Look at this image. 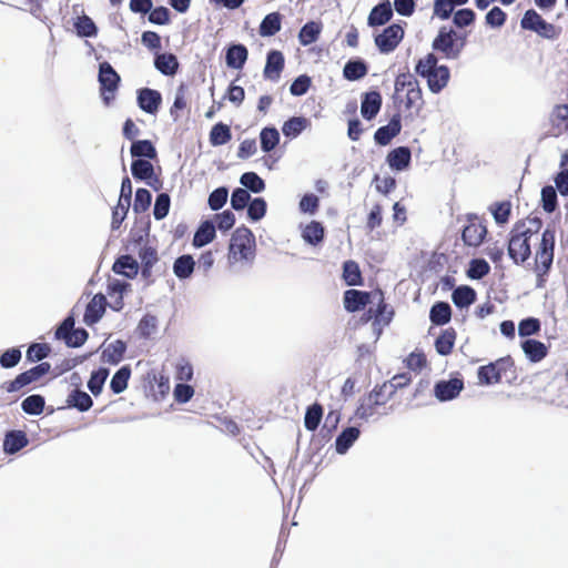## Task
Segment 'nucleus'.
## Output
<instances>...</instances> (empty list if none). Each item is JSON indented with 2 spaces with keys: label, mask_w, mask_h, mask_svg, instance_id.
Listing matches in <instances>:
<instances>
[{
  "label": "nucleus",
  "mask_w": 568,
  "mask_h": 568,
  "mask_svg": "<svg viewBox=\"0 0 568 568\" xmlns=\"http://www.w3.org/2000/svg\"><path fill=\"white\" fill-rule=\"evenodd\" d=\"M255 258V237L252 231L245 226L237 227L232 234L227 261L233 271L251 266Z\"/></svg>",
  "instance_id": "1"
},
{
  "label": "nucleus",
  "mask_w": 568,
  "mask_h": 568,
  "mask_svg": "<svg viewBox=\"0 0 568 568\" xmlns=\"http://www.w3.org/2000/svg\"><path fill=\"white\" fill-rule=\"evenodd\" d=\"M415 71L427 80L428 89L433 93H439L447 85L450 77L448 67L438 65V59L434 53L419 59Z\"/></svg>",
  "instance_id": "2"
},
{
  "label": "nucleus",
  "mask_w": 568,
  "mask_h": 568,
  "mask_svg": "<svg viewBox=\"0 0 568 568\" xmlns=\"http://www.w3.org/2000/svg\"><path fill=\"white\" fill-rule=\"evenodd\" d=\"M466 45V36H459L454 29L442 27L433 40L432 48L442 52L446 59L456 60Z\"/></svg>",
  "instance_id": "3"
},
{
  "label": "nucleus",
  "mask_w": 568,
  "mask_h": 568,
  "mask_svg": "<svg viewBox=\"0 0 568 568\" xmlns=\"http://www.w3.org/2000/svg\"><path fill=\"white\" fill-rule=\"evenodd\" d=\"M384 297L381 291L363 292L357 290H348L344 293V307L346 311L354 313L364 308L368 304L377 303L376 317L381 316L386 307L383 304Z\"/></svg>",
  "instance_id": "4"
},
{
  "label": "nucleus",
  "mask_w": 568,
  "mask_h": 568,
  "mask_svg": "<svg viewBox=\"0 0 568 568\" xmlns=\"http://www.w3.org/2000/svg\"><path fill=\"white\" fill-rule=\"evenodd\" d=\"M555 230L549 226L542 232L536 252V272L539 277L547 274L554 261Z\"/></svg>",
  "instance_id": "5"
},
{
  "label": "nucleus",
  "mask_w": 568,
  "mask_h": 568,
  "mask_svg": "<svg viewBox=\"0 0 568 568\" xmlns=\"http://www.w3.org/2000/svg\"><path fill=\"white\" fill-rule=\"evenodd\" d=\"M523 225H516L508 243V255L516 263H524L530 255L529 235Z\"/></svg>",
  "instance_id": "6"
},
{
  "label": "nucleus",
  "mask_w": 568,
  "mask_h": 568,
  "mask_svg": "<svg viewBox=\"0 0 568 568\" xmlns=\"http://www.w3.org/2000/svg\"><path fill=\"white\" fill-rule=\"evenodd\" d=\"M74 323L72 315L65 317L54 333L55 338L64 341L69 347H80L89 337L84 328H74Z\"/></svg>",
  "instance_id": "7"
},
{
  "label": "nucleus",
  "mask_w": 568,
  "mask_h": 568,
  "mask_svg": "<svg viewBox=\"0 0 568 568\" xmlns=\"http://www.w3.org/2000/svg\"><path fill=\"white\" fill-rule=\"evenodd\" d=\"M520 26L523 29L534 31L546 39H555L559 34L557 28L544 20L534 9H529L525 12Z\"/></svg>",
  "instance_id": "8"
},
{
  "label": "nucleus",
  "mask_w": 568,
  "mask_h": 568,
  "mask_svg": "<svg viewBox=\"0 0 568 568\" xmlns=\"http://www.w3.org/2000/svg\"><path fill=\"white\" fill-rule=\"evenodd\" d=\"M404 29L400 24L394 23L384 29V31L375 37V44L381 53L387 54L393 52L403 40Z\"/></svg>",
  "instance_id": "9"
},
{
  "label": "nucleus",
  "mask_w": 568,
  "mask_h": 568,
  "mask_svg": "<svg viewBox=\"0 0 568 568\" xmlns=\"http://www.w3.org/2000/svg\"><path fill=\"white\" fill-rule=\"evenodd\" d=\"M131 196H132L131 180L128 176H125L122 180L120 199H119L118 205L115 206V209L113 210V213H112L111 226L113 230L119 229L121 223L125 219V216L129 212L130 205H131Z\"/></svg>",
  "instance_id": "10"
},
{
  "label": "nucleus",
  "mask_w": 568,
  "mask_h": 568,
  "mask_svg": "<svg viewBox=\"0 0 568 568\" xmlns=\"http://www.w3.org/2000/svg\"><path fill=\"white\" fill-rule=\"evenodd\" d=\"M99 82L101 94L105 103L113 99V93L118 89L120 77L109 62H102L99 67Z\"/></svg>",
  "instance_id": "11"
},
{
  "label": "nucleus",
  "mask_w": 568,
  "mask_h": 568,
  "mask_svg": "<svg viewBox=\"0 0 568 568\" xmlns=\"http://www.w3.org/2000/svg\"><path fill=\"white\" fill-rule=\"evenodd\" d=\"M51 365L47 362L19 374L8 386V392H18L22 387L40 379L43 375L50 372Z\"/></svg>",
  "instance_id": "12"
},
{
  "label": "nucleus",
  "mask_w": 568,
  "mask_h": 568,
  "mask_svg": "<svg viewBox=\"0 0 568 568\" xmlns=\"http://www.w3.org/2000/svg\"><path fill=\"white\" fill-rule=\"evenodd\" d=\"M468 221L469 224L463 230L462 239L468 246H479L487 234V229L478 222L477 216L469 215Z\"/></svg>",
  "instance_id": "13"
},
{
  "label": "nucleus",
  "mask_w": 568,
  "mask_h": 568,
  "mask_svg": "<svg viewBox=\"0 0 568 568\" xmlns=\"http://www.w3.org/2000/svg\"><path fill=\"white\" fill-rule=\"evenodd\" d=\"M138 104L149 114H155L161 105L162 95L154 89L143 88L138 91Z\"/></svg>",
  "instance_id": "14"
},
{
  "label": "nucleus",
  "mask_w": 568,
  "mask_h": 568,
  "mask_svg": "<svg viewBox=\"0 0 568 568\" xmlns=\"http://www.w3.org/2000/svg\"><path fill=\"white\" fill-rule=\"evenodd\" d=\"M402 129L400 114L396 113L389 120L387 125L378 128L374 134V140L379 145H387L392 139L395 138Z\"/></svg>",
  "instance_id": "15"
},
{
  "label": "nucleus",
  "mask_w": 568,
  "mask_h": 568,
  "mask_svg": "<svg viewBox=\"0 0 568 568\" xmlns=\"http://www.w3.org/2000/svg\"><path fill=\"white\" fill-rule=\"evenodd\" d=\"M106 298L103 294H97L89 302L83 316V322L88 326H92L98 323L105 312Z\"/></svg>",
  "instance_id": "16"
},
{
  "label": "nucleus",
  "mask_w": 568,
  "mask_h": 568,
  "mask_svg": "<svg viewBox=\"0 0 568 568\" xmlns=\"http://www.w3.org/2000/svg\"><path fill=\"white\" fill-rule=\"evenodd\" d=\"M464 384L458 378L442 381L435 385V396L440 402L452 400L463 390Z\"/></svg>",
  "instance_id": "17"
},
{
  "label": "nucleus",
  "mask_w": 568,
  "mask_h": 568,
  "mask_svg": "<svg viewBox=\"0 0 568 568\" xmlns=\"http://www.w3.org/2000/svg\"><path fill=\"white\" fill-rule=\"evenodd\" d=\"M382 106V95L378 91H369L363 94L361 114L365 120H373Z\"/></svg>",
  "instance_id": "18"
},
{
  "label": "nucleus",
  "mask_w": 568,
  "mask_h": 568,
  "mask_svg": "<svg viewBox=\"0 0 568 568\" xmlns=\"http://www.w3.org/2000/svg\"><path fill=\"white\" fill-rule=\"evenodd\" d=\"M284 68V55L277 50H271L266 57V64L263 71L264 78L277 81Z\"/></svg>",
  "instance_id": "19"
},
{
  "label": "nucleus",
  "mask_w": 568,
  "mask_h": 568,
  "mask_svg": "<svg viewBox=\"0 0 568 568\" xmlns=\"http://www.w3.org/2000/svg\"><path fill=\"white\" fill-rule=\"evenodd\" d=\"M509 364V358H500L496 363H490L478 368V379L481 384L490 385L501 381L500 365Z\"/></svg>",
  "instance_id": "20"
},
{
  "label": "nucleus",
  "mask_w": 568,
  "mask_h": 568,
  "mask_svg": "<svg viewBox=\"0 0 568 568\" xmlns=\"http://www.w3.org/2000/svg\"><path fill=\"white\" fill-rule=\"evenodd\" d=\"M392 4L388 0H384L371 10L367 18V24L369 27L384 26L392 19Z\"/></svg>",
  "instance_id": "21"
},
{
  "label": "nucleus",
  "mask_w": 568,
  "mask_h": 568,
  "mask_svg": "<svg viewBox=\"0 0 568 568\" xmlns=\"http://www.w3.org/2000/svg\"><path fill=\"white\" fill-rule=\"evenodd\" d=\"M29 439L22 430H10L6 434L3 439V450L6 454H16L24 448Z\"/></svg>",
  "instance_id": "22"
},
{
  "label": "nucleus",
  "mask_w": 568,
  "mask_h": 568,
  "mask_svg": "<svg viewBox=\"0 0 568 568\" xmlns=\"http://www.w3.org/2000/svg\"><path fill=\"white\" fill-rule=\"evenodd\" d=\"M412 159V153L407 146H398L392 150L387 155L388 165L397 171H403L408 168Z\"/></svg>",
  "instance_id": "23"
},
{
  "label": "nucleus",
  "mask_w": 568,
  "mask_h": 568,
  "mask_svg": "<svg viewBox=\"0 0 568 568\" xmlns=\"http://www.w3.org/2000/svg\"><path fill=\"white\" fill-rule=\"evenodd\" d=\"M215 225L211 220L203 221L197 227L193 236V245L195 247H202L211 243L215 239Z\"/></svg>",
  "instance_id": "24"
},
{
  "label": "nucleus",
  "mask_w": 568,
  "mask_h": 568,
  "mask_svg": "<svg viewBox=\"0 0 568 568\" xmlns=\"http://www.w3.org/2000/svg\"><path fill=\"white\" fill-rule=\"evenodd\" d=\"M125 351L126 344L121 339H116L103 349L102 361L111 365H118L123 359Z\"/></svg>",
  "instance_id": "25"
},
{
  "label": "nucleus",
  "mask_w": 568,
  "mask_h": 568,
  "mask_svg": "<svg viewBox=\"0 0 568 568\" xmlns=\"http://www.w3.org/2000/svg\"><path fill=\"white\" fill-rule=\"evenodd\" d=\"M452 301L458 308L468 307L476 301V292L468 285L458 286L452 293Z\"/></svg>",
  "instance_id": "26"
},
{
  "label": "nucleus",
  "mask_w": 568,
  "mask_h": 568,
  "mask_svg": "<svg viewBox=\"0 0 568 568\" xmlns=\"http://www.w3.org/2000/svg\"><path fill=\"white\" fill-rule=\"evenodd\" d=\"M247 49L243 44H232L226 51V64L232 69H242L247 59Z\"/></svg>",
  "instance_id": "27"
},
{
  "label": "nucleus",
  "mask_w": 568,
  "mask_h": 568,
  "mask_svg": "<svg viewBox=\"0 0 568 568\" xmlns=\"http://www.w3.org/2000/svg\"><path fill=\"white\" fill-rule=\"evenodd\" d=\"M113 271L128 278H133L139 273V264L131 255H123L113 264Z\"/></svg>",
  "instance_id": "28"
},
{
  "label": "nucleus",
  "mask_w": 568,
  "mask_h": 568,
  "mask_svg": "<svg viewBox=\"0 0 568 568\" xmlns=\"http://www.w3.org/2000/svg\"><path fill=\"white\" fill-rule=\"evenodd\" d=\"M311 122L307 118L304 116H293L284 122L282 126V132L286 138L295 139L297 138L307 126H310Z\"/></svg>",
  "instance_id": "29"
},
{
  "label": "nucleus",
  "mask_w": 568,
  "mask_h": 568,
  "mask_svg": "<svg viewBox=\"0 0 568 568\" xmlns=\"http://www.w3.org/2000/svg\"><path fill=\"white\" fill-rule=\"evenodd\" d=\"M359 434L361 432L357 427L345 428L335 440L336 452L341 455L345 454L359 437Z\"/></svg>",
  "instance_id": "30"
},
{
  "label": "nucleus",
  "mask_w": 568,
  "mask_h": 568,
  "mask_svg": "<svg viewBox=\"0 0 568 568\" xmlns=\"http://www.w3.org/2000/svg\"><path fill=\"white\" fill-rule=\"evenodd\" d=\"M154 65L164 75H173L179 68L178 58L172 53H160L154 59Z\"/></svg>",
  "instance_id": "31"
},
{
  "label": "nucleus",
  "mask_w": 568,
  "mask_h": 568,
  "mask_svg": "<svg viewBox=\"0 0 568 568\" xmlns=\"http://www.w3.org/2000/svg\"><path fill=\"white\" fill-rule=\"evenodd\" d=\"M67 405L77 408L79 412H87L92 407L93 400L88 393L73 389L67 397Z\"/></svg>",
  "instance_id": "32"
},
{
  "label": "nucleus",
  "mask_w": 568,
  "mask_h": 568,
  "mask_svg": "<svg viewBox=\"0 0 568 568\" xmlns=\"http://www.w3.org/2000/svg\"><path fill=\"white\" fill-rule=\"evenodd\" d=\"M367 72V64L361 59L347 61L343 69V75L348 81H357L364 78Z\"/></svg>",
  "instance_id": "33"
},
{
  "label": "nucleus",
  "mask_w": 568,
  "mask_h": 568,
  "mask_svg": "<svg viewBox=\"0 0 568 568\" xmlns=\"http://www.w3.org/2000/svg\"><path fill=\"white\" fill-rule=\"evenodd\" d=\"M523 351L525 355L531 362H540L547 355V347L544 343L537 339H526L521 343Z\"/></svg>",
  "instance_id": "34"
},
{
  "label": "nucleus",
  "mask_w": 568,
  "mask_h": 568,
  "mask_svg": "<svg viewBox=\"0 0 568 568\" xmlns=\"http://www.w3.org/2000/svg\"><path fill=\"white\" fill-rule=\"evenodd\" d=\"M195 262L189 254L179 256L173 263V273L180 280L189 278L194 271Z\"/></svg>",
  "instance_id": "35"
},
{
  "label": "nucleus",
  "mask_w": 568,
  "mask_h": 568,
  "mask_svg": "<svg viewBox=\"0 0 568 568\" xmlns=\"http://www.w3.org/2000/svg\"><path fill=\"white\" fill-rule=\"evenodd\" d=\"M429 318L435 325H445L452 318L450 305L446 302L435 303L430 308Z\"/></svg>",
  "instance_id": "36"
},
{
  "label": "nucleus",
  "mask_w": 568,
  "mask_h": 568,
  "mask_svg": "<svg viewBox=\"0 0 568 568\" xmlns=\"http://www.w3.org/2000/svg\"><path fill=\"white\" fill-rule=\"evenodd\" d=\"M456 339L454 328H446L435 341V348L438 354L446 356L452 353Z\"/></svg>",
  "instance_id": "37"
},
{
  "label": "nucleus",
  "mask_w": 568,
  "mask_h": 568,
  "mask_svg": "<svg viewBox=\"0 0 568 568\" xmlns=\"http://www.w3.org/2000/svg\"><path fill=\"white\" fill-rule=\"evenodd\" d=\"M130 151L133 158H146L150 160L156 158V150L150 140L133 141Z\"/></svg>",
  "instance_id": "38"
},
{
  "label": "nucleus",
  "mask_w": 568,
  "mask_h": 568,
  "mask_svg": "<svg viewBox=\"0 0 568 568\" xmlns=\"http://www.w3.org/2000/svg\"><path fill=\"white\" fill-rule=\"evenodd\" d=\"M302 237L306 243L317 245L324 239V227L320 222L312 221L303 229Z\"/></svg>",
  "instance_id": "39"
},
{
  "label": "nucleus",
  "mask_w": 568,
  "mask_h": 568,
  "mask_svg": "<svg viewBox=\"0 0 568 568\" xmlns=\"http://www.w3.org/2000/svg\"><path fill=\"white\" fill-rule=\"evenodd\" d=\"M281 30V14L272 12L264 17L260 24V34L262 37H272Z\"/></svg>",
  "instance_id": "40"
},
{
  "label": "nucleus",
  "mask_w": 568,
  "mask_h": 568,
  "mask_svg": "<svg viewBox=\"0 0 568 568\" xmlns=\"http://www.w3.org/2000/svg\"><path fill=\"white\" fill-rule=\"evenodd\" d=\"M232 139L231 129L229 125L219 122L213 125L210 132V143L213 146L226 144Z\"/></svg>",
  "instance_id": "41"
},
{
  "label": "nucleus",
  "mask_w": 568,
  "mask_h": 568,
  "mask_svg": "<svg viewBox=\"0 0 568 568\" xmlns=\"http://www.w3.org/2000/svg\"><path fill=\"white\" fill-rule=\"evenodd\" d=\"M131 376V368L129 365L122 366L119 371L115 372L111 382L110 388L114 394L123 393L128 387V382Z\"/></svg>",
  "instance_id": "42"
},
{
  "label": "nucleus",
  "mask_w": 568,
  "mask_h": 568,
  "mask_svg": "<svg viewBox=\"0 0 568 568\" xmlns=\"http://www.w3.org/2000/svg\"><path fill=\"white\" fill-rule=\"evenodd\" d=\"M261 149L268 153L276 148L280 142V133L275 128H264L260 133Z\"/></svg>",
  "instance_id": "43"
},
{
  "label": "nucleus",
  "mask_w": 568,
  "mask_h": 568,
  "mask_svg": "<svg viewBox=\"0 0 568 568\" xmlns=\"http://www.w3.org/2000/svg\"><path fill=\"white\" fill-rule=\"evenodd\" d=\"M108 376L109 369L105 367H100L99 369L91 373L90 379L88 382V388L94 396L101 394Z\"/></svg>",
  "instance_id": "44"
},
{
  "label": "nucleus",
  "mask_w": 568,
  "mask_h": 568,
  "mask_svg": "<svg viewBox=\"0 0 568 568\" xmlns=\"http://www.w3.org/2000/svg\"><path fill=\"white\" fill-rule=\"evenodd\" d=\"M131 172L138 180H148L154 174V168L150 161L136 159L131 164Z\"/></svg>",
  "instance_id": "45"
},
{
  "label": "nucleus",
  "mask_w": 568,
  "mask_h": 568,
  "mask_svg": "<svg viewBox=\"0 0 568 568\" xmlns=\"http://www.w3.org/2000/svg\"><path fill=\"white\" fill-rule=\"evenodd\" d=\"M343 278L348 286H356L362 284V275L356 262L346 261L344 263Z\"/></svg>",
  "instance_id": "46"
},
{
  "label": "nucleus",
  "mask_w": 568,
  "mask_h": 568,
  "mask_svg": "<svg viewBox=\"0 0 568 568\" xmlns=\"http://www.w3.org/2000/svg\"><path fill=\"white\" fill-rule=\"evenodd\" d=\"M321 33V27L314 21L305 23L298 33L300 42L303 45H308L315 42Z\"/></svg>",
  "instance_id": "47"
},
{
  "label": "nucleus",
  "mask_w": 568,
  "mask_h": 568,
  "mask_svg": "<svg viewBox=\"0 0 568 568\" xmlns=\"http://www.w3.org/2000/svg\"><path fill=\"white\" fill-rule=\"evenodd\" d=\"M240 183L253 193L264 191L265 183L255 172H245L240 178Z\"/></svg>",
  "instance_id": "48"
},
{
  "label": "nucleus",
  "mask_w": 568,
  "mask_h": 568,
  "mask_svg": "<svg viewBox=\"0 0 568 568\" xmlns=\"http://www.w3.org/2000/svg\"><path fill=\"white\" fill-rule=\"evenodd\" d=\"M323 408L318 404H313L306 409L304 417V426L307 430H315L322 419Z\"/></svg>",
  "instance_id": "49"
},
{
  "label": "nucleus",
  "mask_w": 568,
  "mask_h": 568,
  "mask_svg": "<svg viewBox=\"0 0 568 568\" xmlns=\"http://www.w3.org/2000/svg\"><path fill=\"white\" fill-rule=\"evenodd\" d=\"M44 398L41 395H30L21 403V408L30 415H40L43 412Z\"/></svg>",
  "instance_id": "50"
},
{
  "label": "nucleus",
  "mask_w": 568,
  "mask_h": 568,
  "mask_svg": "<svg viewBox=\"0 0 568 568\" xmlns=\"http://www.w3.org/2000/svg\"><path fill=\"white\" fill-rule=\"evenodd\" d=\"M74 28L80 37L91 38L98 33V28L93 20L88 16L78 18Z\"/></svg>",
  "instance_id": "51"
},
{
  "label": "nucleus",
  "mask_w": 568,
  "mask_h": 568,
  "mask_svg": "<svg viewBox=\"0 0 568 568\" xmlns=\"http://www.w3.org/2000/svg\"><path fill=\"white\" fill-rule=\"evenodd\" d=\"M229 197V190L225 186H220L210 193L207 204L212 211L222 209Z\"/></svg>",
  "instance_id": "52"
},
{
  "label": "nucleus",
  "mask_w": 568,
  "mask_h": 568,
  "mask_svg": "<svg viewBox=\"0 0 568 568\" xmlns=\"http://www.w3.org/2000/svg\"><path fill=\"white\" fill-rule=\"evenodd\" d=\"M490 271L489 264L483 258H474L470 261L469 268L467 271L468 277L471 280H480L486 276Z\"/></svg>",
  "instance_id": "53"
},
{
  "label": "nucleus",
  "mask_w": 568,
  "mask_h": 568,
  "mask_svg": "<svg viewBox=\"0 0 568 568\" xmlns=\"http://www.w3.org/2000/svg\"><path fill=\"white\" fill-rule=\"evenodd\" d=\"M551 122L558 132H568V105H558L551 114Z\"/></svg>",
  "instance_id": "54"
},
{
  "label": "nucleus",
  "mask_w": 568,
  "mask_h": 568,
  "mask_svg": "<svg viewBox=\"0 0 568 568\" xmlns=\"http://www.w3.org/2000/svg\"><path fill=\"white\" fill-rule=\"evenodd\" d=\"M152 201V194L146 189H138L135 192L134 203H133V211L135 213H143L145 212L149 206L151 205Z\"/></svg>",
  "instance_id": "55"
},
{
  "label": "nucleus",
  "mask_w": 568,
  "mask_h": 568,
  "mask_svg": "<svg viewBox=\"0 0 568 568\" xmlns=\"http://www.w3.org/2000/svg\"><path fill=\"white\" fill-rule=\"evenodd\" d=\"M389 386L387 383L382 386L375 387L369 395L367 396L368 402L376 404L378 406L384 405L388 402V399L393 396V390H389Z\"/></svg>",
  "instance_id": "56"
},
{
  "label": "nucleus",
  "mask_w": 568,
  "mask_h": 568,
  "mask_svg": "<svg viewBox=\"0 0 568 568\" xmlns=\"http://www.w3.org/2000/svg\"><path fill=\"white\" fill-rule=\"evenodd\" d=\"M251 200V195L247 190L243 187H236L231 195V206L235 211L244 210Z\"/></svg>",
  "instance_id": "57"
},
{
  "label": "nucleus",
  "mask_w": 568,
  "mask_h": 568,
  "mask_svg": "<svg viewBox=\"0 0 568 568\" xmlns=\"http://www.w3.org/2000/svg\"><path fill=\"white\" fill-rule=\"evenodd\" d=\"M266 213V202L262 197H255L247 205V215L252 221H260Z\"/></svg>",
  "instance_id": "58"
},
{
  "label": "nucleus",
  "mask_w": 568,
  "mask_h": 568,
  "mask_svg": "<svg viewBox=\"0 0 568 568\" xmlns=\"http://www.w3.org/2000/svg\"><path fill=\"white\" fill-rule=\"evenodd\" d=\"M540 331V322L535 317H527L519 322L518 334L521 337L531 336Z\"/></svg>",
  "instance_id": "59"
},
{
  "label": "nucleus",
  "mask_w": 568,
  "mask_h": 568,
  "mask_svg": "<svg viewBox=\"0 0 568 568\" xmlns=\"http://www.w3.org/2000/svg\"><path fill=\"white\" fill-rule=\"evenodd\" d=\"M51 348L48 344L33 343L27 351V358L31 362H40L48 357Z\"/></svg>",
  "instance_id": "60"
},
{
  "label": "nucleus",
  "mask_w": 568,
  "mask_h": 568,
  "mask_svg": "<svg viewBox=\"0 0 568 568\" xmlns=\"http://www.w3.org/2000/svg\"><path fill=\"white\" fill-rule=\"evenodd\" d=\"M170 196L166 193H160L154 203L153 215L155 220H162L169 214Z\"/></svg>",
  "instance_id": "61"
},
{
  "label": "nucleus",
  "mask_w": 568,
  "mask_h": 568,
  "mask_svg": "<svg viewBox=\"0 0 568 568\" xmlns=\"http://www.w3.org/2000/svg\"><path fill=\"white\" fill-rule=\"evenodd\" d=\"M541 202L542 207L546 212L552 213L557 207V193L556 190L550 186H544L541 190Z\"/></svg>",
  "instance_id": "62"
},
{
  "label": "nucleus",
  "mask_w": 568,
  "mask_h": 568,
  "mask_svg": "<svg viewBox=\"0 0 568 568\" xmlns=\"http://www.w3.org/2000/svg\"><path fill=\"white\" fill-rule=\"evenodd\" d=\"M156 326H158V320L155 316L153 315H145L141 318V321L139 322V325H138V332L139 334L144 337V338H148L150 337L153 333H155L156 331Z\"/></svg>",
  "instance_id": "63"
},
{
  "label": "nucleus",
  "mask_w": 568,
  "mask_h": 568,
  "mask_svg": "<svg viewBox=\"0 0 568 568\" xmlns=\"http://www.w3.org/2000/svg\"><path fill=\"white\" fill-rule=\"evenodd\" d=\"M511 205L509 202L495 203L490 211L497 224H504L508 221Z\"/></svg>",
  "instance_id": "64"
}]
</instances>
